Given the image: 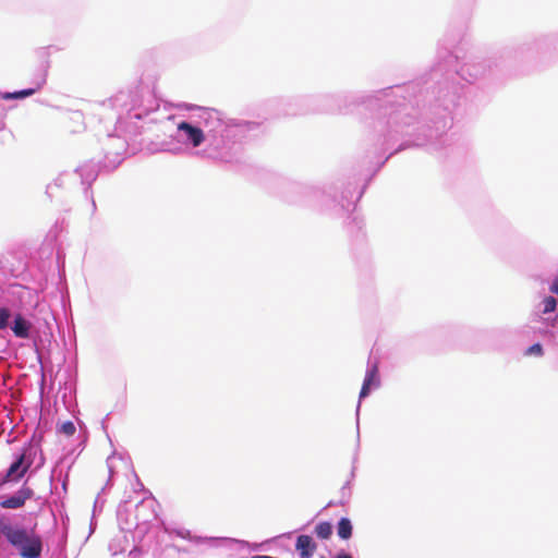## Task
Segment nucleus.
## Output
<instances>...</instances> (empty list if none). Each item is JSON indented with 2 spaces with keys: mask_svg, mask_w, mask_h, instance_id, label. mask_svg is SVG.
<instances>
[{
  "mask_svg": "<svg viewBox=\"0 0 558 558\" xmlns=\"http://www.w3.org/2000/svg\"><path fill=\"white\" fill-rule=\"evenodd\" d=\"M462 47L440 46L437 63L420 80L390 86L367 96L324 95L316 99L327 113L348 114L351 105L377 108L372 121L365 122V141L372 147L373 172L357 191V182H338L327 189L305 186L306 196L320 201L331 216L349 219L368 183L395 154L409 147L430 146L439 149L452 125V112L461 97L459 80L474 83L492 70V61L466 57Z\"/></svg>",
  "mask_w": 558,
  "mask_h": 558,
  "instance_id": "obj_1",
  "label": "nucleus"
},
{
  "mask_svg": "<svg viewBox=\"0 0 558 558\" xmlns=\"http://www.w3.org/2000/svg\"><path fill=\"white\" fill-rule=\"evenodd\" d=\"M189 109H197L204 129L191 121H180L174 138L193 148L207 143V154L223 162L238 160L241 143L260 129V123L242 119H225L223 114L214 109L189 105Z\"/></svg>",
  "mask_w": 558,
  "mask_h": 558,
  "instance_id": "obj_2",
  "label": "nucleus"
},
{
  "mask_svg": "<svg viewBox=\"0 0 558 558\" xmlns=\"http://www.w3.org/2000/svg\"><path fill=\"white\" fill-rule=\"evenodd\" d=\"M102 161L96 163L89 160L75 169V172L80 174L81 183L85 185V196L90 198L93 214L96 211L97 206L90 191L92 184L97 179L100 170L112 171L121 165L128 150V142L120 135L107 134L102 142Z\"/></svg>",
  "mask_w": 558,
  "mask_h": 558,
  "instance_id": "obj_3",
  "label": "nucleus"
},
{
  "mask_svg": "<svg viewBox=\"0 0 558 558\" xmlns=\"http://www.w3.org/2000/svg\"><path fill=\"white\" fill-rule=\"evenodd\" d=\"M112 108L118 110V124L122 123L123 116L130 119L142 120L159 108V102L148 87H136L129 92H119L110 98Z\"/></svg>",
  "mask_w": 558,
  "mask_h": 558,
  "instance_id": "obj_4",
  "label": "nucleus"
},
{
  "mask_svg": "<svg viewBox=\"0 0 558 558\" xmlns=\"http://www.w3.org/2000/svg\"><path fill=\"white\" fill-rule=\"evenodd\" d=\"M0 533L21 558H40L44 550L41 536L22 525L0 521Z\"/></svg>",
  "mask_w": 558,
  "mask_h": 558,
  "instance_id": "obj_5",
  "label": "nucleus"
},
{
  "mask_svg": "<svg viewBox=\"0 0 558 558\" xmlns=\"http://www.w3.org/2000/svg\"><path fill=\"white\" fill-rule=\"evenodd\" d=\"M195 542H206L213 547H226L228 549H234L239 551L243 549L256 551L259 550L262 547V544L250 543L247 541L233 537H196Z\"/></svg>",
  "mask_w": 558,
  "mask_h": 558,
  "instance_id": "obj_6",
  "label": "nucleus"
},
{
  "mask_svg": "<svg viewBox=\"0 0 558 558\" xmlns=\"http://www.w3.org/2000/svg\"><path fill=\"white\" fill-rule=\"evenodd\" d=\"M32 463L31 452L27 454V450L16 454L5 472L3 483L19 482L26 474Z\"/></svg>",
  "mask_w": 558,
  "mask_h": 558,
  "instance_id": "obj_7",
  "label": "nucleus"
},
{
  "mask_svg": "<svg viewBox=\"0 0 558 558\" xmlns=\"http://www.w3.org/2000/svg\"><path fill=\"white\" fill-rule=\"evenodd\" d=\"M379 386H380V378H379V374H378V366H377V364H374L366 369V374H365V377H364V380L362 384V388H361L360 395H359L360 400L368 397L371 395V392L374 389H377ZM360 408H361V401H359L357 407H356L357 438L360 437V421H359Z\"/></svg>",
  "mask_w": 558,
  "mask_h": 558,
  "instance_id": "obj_8",
  "label": "nucleus"
},
{
  "mask_svg": "<svg viewBox=\"0 0 558 558\" xmlns=\"http://www.w3.org/2000/svg\"><path fill=\"white\" fill-rule=\"evenodd\" d=\"M155 499L150 500H141L136 505V514L135 518L137 520L136 522V530L138 532L147 531V524L151 522V520H155L157 518V513L154 510Z\"/></svg>",
  "mask_w": 558,
  "mask_h": 558,
  "instance_id": "obj_9",
  "label": "nucleus"
},
{
  "mask_svg": "<svg viewBox=\"0 0 558 558\" xmlns=\"http://www.w3.org/2000/svg\"><path fill=\"white\" fill-rule=\"evenodd\" d=\"M34 496V490L23 485L17 492L12 495H5L0 497V507L3 509H20L26 500Z\"/></svg>",
  "mask_w": 558,
  "mask_h": 558,
  "instance_id": "obj_10",
  "label": "nucleus"
},
{
  "mask_svg": "<svg viewBox=\"0 0 558 558\" xmlns=\"http://www.w3.org/2000/svg\"><path fill=\"white\" fill-rule=\"evenodd\" d=\"M10 329L16 338L28 340L33 337L34 325L24 314L14 313Z\"/></svg>",
  "mask_w": 558,
  "mask_h": 558,
  "instance_id": "obj_11",
  "label": "nucleus"
},
{
  "mask_svg": "<svg viewBox=\"0 0 558 558\" xmlns=\"http://www.w3.org/2000/svg\"><path fill=\"white\" fill-rule=\"evenodd\" d=\"M294 547L300 558H312L317 550V543L312 535L300 534L296 536Z\"/></svg>",
  "mask_w": 558,
  "mask_h": 558,
  "instance_id": "obj_12",
  "label": "nucleus"
},
{
  "mask_svg": "<svg viewBox=\"0 0 558 558\" xmlns=\"http://www.w3.org/2000/svg\"><path fill=\"white\" fill-rule=\"evenodd\" d=\"M356 460H357V456L355 454L354 458H353V465H352V470H351V473H350V480H348L343 486L341 487L340 489V500L336 504V505H340V506H344L350 497H351V482L352 480L355 477V470H356V466H355V463H356ZM335 504L332 501H330L327 507H331L333 506Z\"/></svg>",
  "mask_w": 558,
  "mask_h": 558,
  "instance_id": "obj_13",
  "label": "nucleus"
},
{
  "mask_svg": "<svg viewBox=\"0 0 558 558\" xmlns=\"http://www.w3.org/2000/svg\"><path fill=\"white\" fill-rule=\"evenodd\" d=\"M48 69H49V61L48 60L43 61L41 64L39 65V68L35 71V73L33 75V78H32L33 86L31 88H37V92L39 89H41V87L47 82Z\"/></svg>",
  "mask_w": 558,
  "mask_h": 558,
  "instance_id": "obj_14",
  "label": "nucleus"
},
{
  "mask_svg": "<svg viewBox=\"0 0 558 558\" xmlns=\"http://www.w3.org/2000/svg\"><path fill=\"white\" fill-rule=\"evenodd\" d=\"M337 535L341 539H349L353 534V524L348 517H342L338 520L337 525Z\"/></svg>",
  "mask_w": 558,
  "mask_h": 558,
  "instance_id": "obj_15",
  "label": "nucleus"
},
{
  "mask_svg": "<svg viewBox=\"0 0 558 558\" xmlns=\"http://www.w3.org/2000/svg\"><path fill=\"white\" fill-rule=\"evenodd\" d=\"M36 93H37V88L28 87V88H23L20 90H14V92H3V93L0 92V95L3 100H17V99H25L27 97H31Z\"/></svg>",
  "mask_w": 558,
  "mask_h": 558,
  "instance_id": "obj_16",
  "label": "nucleus"
},
{
  "mask_svg": "<svg viewBox=\"0 0 558 558\" xmlns=\"http://www.w3.org/2000/svg\"><path fill=\"white\" fill-rule=\"evenodd\" d=\"M333 526L329 521L319 522L314 530V533L319 539L326 541L329 539L332 535Z\"/></svg>",
  "mask_w": 558,
  "mask_h": 558,
  "instance_id": "obj_17",
  "label": "nucleus"
},
{
  "mask_svg": "<svg viewBox=\"0 0 558 558\" xmlns=\"http://www.w3.org/2000/svg\"><path fill=\"white\" fill-rule=\"evenodd\" d=\"M14 314L8 306H0V332L10 328Z\"/></svg>",
  "mask_w": 558,
  "mask_h": 558,
  "instance_id": "obj_18",
  "label": "nucleus"
},
{
  "mask_svg": "<svg viewBox=\"0 0 558 558\" xmlns=\"http://www.w3.org/2000/svg\"><path fill=\"white\" fill-rule=\"evenodd\" d=\"M74 174H76L75 171H74L73 175ZM77 175L80 177L78 173H77ZM69 177H72V174L68 173V172L61 173L58 178L54 179V181L52 183L47 185L46 194L48 195L49 198H52V196H53L52 190L54 187H61L64 184L65 179L69 178Z\"/></svg>",
  "mask_w": 558,
  "mask_h": 558,
  "instance_id": "obj_19",
  "label": "nucleus"
},
{
  "mask_svg": "<svg viewBox=\"0 0 558 558\" xmlns=\"http://www.w3.org/2000/svg\"><path fill=\"white\" fill-rule=\"evenodd\" d=\"M556 308H557L556 298H554L551 295L545 296L543 300L542 314L546 315V314L554 313L556 311Z\"/></svg>",
  "mask_w": 558,
  "mask_h": 558,
  "instance_id": "obj_20",
  "label": "nucleus"
},
{
  "mask_svg": "<svg viewBox=\"0 0 558 558\" xmlns=\"http://www.w3.org/2000/svg\"><path fill=\"white\" fill-rule=\"evenodd\" d=\"M75 430L76 428L72 421H65L58 427V432L68 437L73 436Z\"/></svg>",
  "mask_w": 558,
  "mask_h": 558,
  "instance_id": "obj_21",
  "label": "nucleus"
},
{
  "mask_svg": "<svg viewBox=\"0 0 558 558\" xmlns=\"http://www.w3.org/2000/svg\"><path fill=\"white\" fill-rule=\"evenodd\" d=\"M525 354L526 355L543 356L544 355V348H543L542 343H539V342L533 343L532 345H530L526 349Z\"/></svg>",
  "mask_w": 558,
  "mask_h": 558,
  "instance_id": "obj_22",
  "label": "nucleus"
},
{
  "mask_svg": "<svg viewBox=\"0 0 558 558\" xmlns=\"http://www.w3.org/2000/svg\"><path fill=\"white\" fill-rule=\"evenodd\" d=\"M161 525H162V529H163V532L171 535L172 533H175L177 536L181 537V538H187L190 537V531H185V530H170L166 524L165 522H161Z\"/></svg>",
  "mask_w": 558,
  "mask_h": 558,
  "instance_id": "obj_23",
  "label": "nucleus"
},
{
  "mask_svg": "<svg viewBox=\"0 0 558 558\" xmlns=\"http://www.w3.org/2000/svg\"><path fill=\"white\" fill-rule=\"evenodd\" d=\"M539 320L546 327H550L553 329H558V315H556L554 317H546V318L539 317Z\"/></svg>",
  "mask_w": 558,
  "mask_h": 558,
  "instance_id": "obj_24",
  "label": "nucleus"
},
{
  "mask_svg": "<svg viewBox=\"0 0 558 558\" xmlns=\"http://www.w3.org/2000/svg\"><path fill=\"white\" fill-rule=\"evenodd\" d=\"M105 502L106 499L102 498L100 494H98L94 502L93 515H95L97 511L100 512L102 510Z\"/></svg>",
  "mask_w": 558,
  "mask_h": 558,
  "instance_id": "obj_25",
  "label": "nucleus"
},
{
  "mask_svg": "<svg viewBox=\"0 0 558 558\" xmlns=\"http://www.w3.org/2000/svg\"><path fill=\"white\" fill-rule=\"evenodd\" d=\"M109 460H110V458H108L107 463H109ZM108 469H109V478H108L106 485L102 487L101 492H105L107 488L112 486V480L111 478H112L113 470L110 466V464H108Z\"/></svg>",
  "mask_w": 558,
  "mask_h": 558,
  "instance_id": "obj_26",
  "label": "nucleus"
},
{
  "mask_svg": "<svg viewBox=\"0 0 558 558\" xmlns=\"http://www.w3.org/2000/svg\"><path fill=\"white\" fill-rule=\"evenodd\" d=\"M167 150H168V151H171V153H172V154H174V155H179V154H181L184 149H183V147H182L181 145H178V146H175V147H173V148H169V149H167Z\"/></svg>",
  "mask_w": 558,
  "mask_h": 558,
  "instance_id": "obj_27",
  "label": "nucleus"
},
{
  "mask_svg": "<svg viewBox=\"0 0 558 558\" xmlns=\"http://www.w3.org/2000/svg\"><path fill=\"white\" fill-rule=\"evenodd\" d=\"M333 558H353L349 553L341 550Z\"/></svg>",
  "mask_w": 558,
  "mask_h": 558,
  "instance_id": "obj_28",
  "label": "nucleus"
},
{
  "mask_svg": "<svg viewBox=\"0 0 558 558\" xmlns=\"http://www.w3.org/2000/svg\"><path fill=\"white\" fill-rule=\"evenodd\" d=\"M137 553H140V549H138L137 547H134V548L130 551L129 556H130V557H132L133 555H136Z\"/></svg>",
  "mask_w": 558,
  "mask_h": 558,
  "instance_id": "obj_29",
  "label": "nucleus"
},
{
  "mask_svg": "<svg viewBox=\"0 0 558 558\" xmlns=\"http://www.w3.org/2000/svg\"><path fill=\"white\" fill-rule=\"evenodd\" d=\"M26 450H27V454H28L29 452H32L33 448L29 447ZM31 456H32V453H31ZM33 456H36V452H33Z\"/></svg>",
  "mask_w": 558,
  "mask_h": 558,
  "instance_id": "obj_30",
  "label": "nucleus"
},
{
  "mask_svg": "<svg viewBox=\"0 0 558 558\" xmlns=\"http://www.w3.org/2000/svg\"><path fill=\"white\" fill-rule=\"evenodd\" d=\"M56 473H57V466H56V468H53V470H52V475H51V476L53 477Z\"/></svg>",
  "mask_w": 558,
  "mask_h": 558,
  "instance_id": "obj_31",
  "label": "nucleus"
},
{
  "mask_svg": "<svg viewBox=\"0 0 558 558\" xmlns=\"http://www.w3.org/2000/svg\"><path fill=\"white\" fill-rule=\"evenodd\" d=\"M65 485H66V482H65V481H63V482H62V486H63V488H65Z\"/></svg>",
  "mask_w": 558,
  "mask_h": 558,
  "instance_id": "obj_32",
  "label": "nucleus"
}]
</instances>
